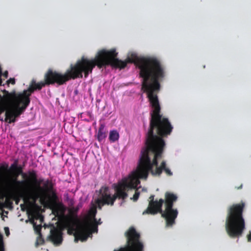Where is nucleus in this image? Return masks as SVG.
<instances>
[{"instance_id":"nucleus-1","label":"nucleus","mask_w":251,"mask_h":251,"mask_svg":"<svg viewBox=\"0 0 251 251\" xmlns=\"http://www.w3.org/2000/svg\"><path fill=\"white\" fill-rule=\"evenodd\" d=\"M153 145L152 143L148 144V146H145L141 151L136 169L117 184L113 185L115 191L114 195H111L107 187L102 186L100 188L98 197L82 220H80L74 215L82 206L81 202L78 203L77 207L72 206L71 208V212L73 214L70 216L65 215L66 207L62 203H54L52 206V213L58 218L60 223L59 225L56 226L51 225L48 226L50 234L48 240L54 246H60L63 241L62 230L67 228L69 234L75 236V242L79 240L86 241L93 233L98 232V226L101 224L100 219L97 221L95 218L97 207L100 209L104 204L112 205L117 198L125 200L127 197V192L132 190H135V192L130 199L136 201L140 193L141 188L137 187L140 183L139 178L147 179L149 172L153 176H159L164 170L167 174L172 175L171 170L166 167L165 161H162L159 164L163 152L159 150H154Z\"/></svg>"},{"instance_id":"nucleus-5","label":"nucleus","mask_w":251,"mask_h":251,"mask_svg":"<svg viewBox=\"0 0 251 251\" xmlns=\"http://www.w3.org/2000/svg\"><path fill=\"white\" fill-rule=\"evenodd\" d=\"M16 169L15 177L0 172V187L9 194L23 192L27 189V184L25 181L17 180V177L22 173V170Z\"/></svg>"},{"instance_id":"nucleus-7","label":"nucleus","mask_w":251,"mask_h":251,"mask_svg":"<svg viewBox=\"0 0 251 251\" xmlns=\"http://www.w3.org/2000/svg\"><path fill=\"white\" fill-rule=\"evenodd\" d=\"M29 215L30 216V222L33 225L35 232L37 234L36 241L35 242V247H38L42 245L45 243V240L43 238L41 231L42 227L41 223L43 219L41 215L35 210L31 209L29 211Z\"/></svg>"},{"instance_id":"nucleus-6","label":"nucleus","mask_w":251,"mask_h":251,"mask_svg":"<svg viewBox=\"0 0 251 251\" xmlns=\"http://www.w3.org/2000/svg\"><path fill=\"white\" fill-rule=\"evenodd\" d=\"M126 234L127 245L114 251H143L144 246L139 240V234L133 227H130Z\"/></svg>"},{"instance_id":"nucleus-13","label":"nucleus","mask_w":251,"mask_h":251,"mask_svg":"<svg viewBox=\"0 0 251 251\" xmlns=\"http://www.w3.org/2000/svg\"><path fill=\"white\" fill-rule=\"evenodd\" d=\"M248 241L251 242V230L249 231V234L247 236Z\"/></svg>"},{"instance_id":"nucleus-18","label":"nucleus","mask_w":251,"mask_h":251,"mask_svg":"<svg viewBox=\"0 0 251 251\" xmlns=\"http://www.w3.org/2000/svg\"><path fill=\"white\" fill-rule=\"evenodd\" d=\"M71 205L73 204V202L72 201H71Z\"/></svg>"},{"instance_id":"nucleus-4","label":"nucleus","mask_w":251,"mask_h":251,"mask_svg":"<svg viewBox=\"0 0 251 251\" xmlns=\"http://www.w3.org/2000/svg\"><path fill=\"white\" fill-rule=\"evenodd\" d=\"M244 202L234 204L227 209L225 221V228L227 234L232 238L241 236L246 228L245 221L243 217Z\"/></svg>"},{"instance_id":"nucleus-2","label":"nucleus","mask_w":251,"mask_h":251,"mask_svg":"<svg viewBox=\"0 0 251 251\" xmlns=\"http://www.w3.org/2000/svg\"><path fill=\"white\" fill-rule=\"evenodd\" d=\"M118 52L117 49H110L101 48L98 50L92 59L83 56L76 61L75 64H71L68 69L70 75L59 76L66 80L71 78H82L83 73L85 77L92 73L95 66L100 69L110 66L112 67L123 69L127 63L134 64L142 82V89L147 93L151 107L150 128L148 132L145 146L152 142L154 150H160L163 152L165 145L162 138L154 134L166 136L172 132L173 126L167 118L160 114V106L157 96L160 88V82L166 78V68L160 59L154 55H138L135 51H129L127 54L126 61H122L117 58Z\"/></svg>"},{"instance_id":"nucleus-14","label":"nucleus","mask_w":251,"mask_h":251,"mask_svg":"<svg viewBox=\"0 0 251 251\" xmlns=\"http://www.w3.org/2000/svg\"><path fill=\"white\" fill-rule=\"evenodd\" d=\"M4 230H5V233H6V235L7 236L9 235V228L7 227H5L4 228Z\"/></svg>"},{"instance_id":"nucleus-8","label":"nucleus","mask_w":251,"mask_h":251,"mask_svg":"<svg viewBox=\"0 0 251 251\" xmlns=\"http://www.w3.org/2000/svg\"><path fill=\"white\" fill-rule=\"evenodd\" d=\"M105 126L103 125H101L97 134V139L99 141H102L106 136V133L104 130Z\"/></svg>"},{"instance_id":"nucleus-11","label":"nucleus","mask_w":251,"mask_h":251,"mask_svg":"<svg viewBox=\"0 0 251 251\" xmlns=\"http://www.w3.org/2000/svg\"><path fill=\"white\" fill-rule=\"evenodd\" d=\"M0 251H4L3 247L2 245V236L0 234Z\"/></svg>"},{"instance_id":"nucleus-15","label":"nucleus","mask_w":251,"mask_h":251,"mask_svg":"<svg viewBox=\"0 0 251 251\" xmlns=\"http://www.w3.org/2000/svg\"><path fill=\"white\" fill-rule=\"evenodd\" d=\"M142 191L146 192L147 191V189L145 188H142Z\"/></svg>"},{"instance_id":"nucleus-10","label":"nucleus","mask_w":251,"mask_h":251,"mask_svg":"<svg viewBox=\"0 0 251 251\" xmlns=\"http://www.w3.org/2000/svg\"><path fill=\"white\" fill-rule=\"evenodd\" d=\"M119 133L116 130H112L109 132V139L111 142H115L119 140Z\"/></svg>"},{"instance_id":"nucleus-17","label":"nucleus","mask_w":251,"mask_h":251,"mask_svg":"<svg viewBox=\"0 0 251 251\" xmlns=\"http://www.w3.org/2000/svg\"><path fill=\"white\" fill-rule=\"evenodd\" d=\"M242 187V185H241L238 188V189H240Z\"/></svg>"},{"instance_id":"nucleus-16","label":"nucleus","mask_w":251,"mask_h":251,"mask_svg":"<svg viewBox=\"0 0 251 251\" xmlns=\"http://www.w3.org/2000/svg\"><path fill=\"white\" fill-rule=\"evenodd\" d=\"M0 120L1 121H3V117H2V118H0Z\"/></svg>"},{"instance_id":"nucleus-12","label":"nucleus","mask_w":251,"mask_h":251,"mask_svg":"<svg viewBox=\"0 0 251 251\" xmlns=\"http://www.w3.org/2000/svg\"><path fill=\"white\" fill-rule=\"evenodd\" d=\"M7 83H11L12 84H15V79L14 78H10L8 80L6 81Z\"/></svg>"},{"instance_id":"nucleus-3","label":"nucleus","mask_w":251,"mask_h":251,"mask_svg":"<svg viewBox=\"0 0 251 251\" xmlns=\"http://www.w3.org/2000/svg\"><path fill=\"white\" fill-rule=\"evenodd\" d=\"M165 197V202L162 199L159 201H153L154 196H151L149 206L143 212V215L149 213L155 214L158 212H160L166 220V226L171 227L175 224V219L178 215L177 209L173 208V203L176 201L177 197L170 192H166Z\"/></svg>"},{"instance_id":"nucleus-9","label":"nucleus","mask_w":251,"mask_h":251,"mask_svg":"<svg viewBox=\"0 0 251 251\" xmlns=\"http://www.w3.org/2000/svg\"><path fill=\"white\" fill-rule=\"evenodd\" d=\"M37 196L41 199H45L47 196L48 188H43L40 186L37 188Z\"/></svg>"}]
</instances>
